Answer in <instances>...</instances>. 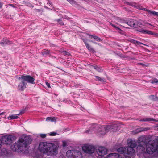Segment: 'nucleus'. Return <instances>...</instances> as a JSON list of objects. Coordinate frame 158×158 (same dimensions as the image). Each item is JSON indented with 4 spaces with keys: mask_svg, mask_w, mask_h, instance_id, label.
Wrapping results in <instances>:
<instances>
[{
    "mask_svg": "<svg viewBox=\"0 0 158 158\" xmlns=\"http://www.w3.org/2000/svg\"><path fill=\"white\" fill-rule=\"evenodd\" d=\"M138 145L137 147V151L140 153H147L152 154L157 152H158V141L157 139L150 140L147 142L145 136L140 137L137 140Z\"/></svg>",
    "mask_w": 158,
    "mask_h": 158,
    "instance_id": "nucleus-1",
    "label": "nucleus"
},
{
    "mask_svg": "<svg viewBox=\"0 0 158 158\" xmlns=\"http://www.w3.org/2000/svg\"><path fill=\"white\" fill-rule=\"evenodd\" d=\"M32 140L31 137L26 135L19 139L17 142L11 145V149L15 152H27L28 145L31 144Z\"/></svg>",
    "mask_w": 158,
    "mask_h": 158,
    "instance_id": "nucleus-2",
    "label": "nucleus"
},
{
    "mask_svg": "<svg viewBox=\"0 0 158 158\" xmlns=\"http://www.w3.org/2000/svg\"><path fill=\"white\" fill-rule=\"evenodd\" d=\"M38 149L48 156L56 155L58 153V147L56 145L45 142L39 143Z\"/></svg>",
    "mask_w": 158,
    "mask_h": 158,
    "instance_id": "nucleus-3",
    "label": "nucleus"
},
{
    "mask_svg": "<svg viewBox=\"0 0 158 158\" xmlns=\"http://www.w3.org/2000/svg\"><path fill=\"white\" fill-rule=\"evenodd\" d=\"M117 125L116 124L107 125V126H101V128H100L99 131H100L103 130L102 132L100 133L102 135H104L106 133L108 132L111 129H113V131H115L117 130Z\"/></svg>",
    "mask_w": 158,
    "mask_h": 158,
    "instance_id": "nucleus-4",
    "label": "nucleus"
},
{
    "mask_svg": "<svg viewBox=\"0 0 158 158\" xmlns=\"http://www.w3.org/2000/svg\"><path fill=\"white\" fill-rule=\"evenodd\" d=\"M101 126H98L96 124H94L90 128V129L88 130L85 131V132L88 133H92L95 132L98 134V135H102L100 133L102 132L103 130H102L100 131L99 130L101 128Z\"/></svg>",
    "mask_w": 158,
    "mask_h": 158,
    "instance_id": "nucleus-5",
    "label": "nucleus"
},
{
    "mask_svg": "<svg viewBox=\"0 0 158 158\" xmlns=\"http://www.w3.org/2000/svg\"><path fill=\"white\" fill-rule=\"evenodd\" d=\"M82 150L85 152L89 154H92L94 153L95 151L94 147L90 145H85L82 147Z\"/></svg>",
    "mask_w": 158,
    "mask_h": 158,
    "instance_id": "nucleus-6",
    "label": "nucleus"
},
{
    "mask_svg": "<svg viewBox=\"0 0 158 158\" xmlns=\"http://www.w3.org/2000/svg\"><path fill=\"white\" fill-rule=\"evenodd\" d=\"M18 79H21L22 81H24L25 82L26 81H27L29 83L32 84L34 83V81L35 79L30 75L21 76Z\"/></svg>",
    "mask_w": 158,
    "mask_h": 158,
    "instance_id": "nucleus-7",
    "label": "nucleus"
},
{
    "mask_svg": "<svg viewBox=\"0 0 158 158\" xmlns=\"http://www.w3.org/2000/svg\"><path fill=\"white\" fill-rule=\"evenodd\" d=\"M21 82L19 84L18 86V89L19 90L23 91L26 87L27 83L24 81H22L21 79H19Z\"/></svg>",
    "mask_w": 158,
    "mask_h": 158,
    "instance_id": "nucleus-8",
    "label": "nucleus"
},
{
    "mask_svg": "<svg viewBox=\"0 0 158 158\" xmlns=\"http://www.w3.org/2000/svg\"><path fill=\"white\" fill-rule=\"evenodd\" d=\"M126 154L129 155H133L135 154V151L134 148L128 147H126Z\"/></svg>",
    "mask_w": 158,
    "mask_h": 158,
    "instance_id": "nucleus-9",
    "label": "nucleus"
},
{
    "mask_svg": "<svg viewBox=\"0 0 158 158\" xmlns=\"http://www.w3.org/2000/svg\"><path fill=\"white\" fill-rule=\"evenodd\" d=\"M127 143L128 147L134 148L137 146V143L135 140H132L131 139L128 140Z\"/></svg>",
    "mask_w": 158,
    "mask_h": 158,
    "instance_id": "nucleus-10",
    "label": "nucleus"
},
{
    "mask_svg": "<svg viewBox=\"0 0 158 158\" xmlns=\"http://www.w3.org/2000/svg\"><path fill=\"white\" fill-rule=\"evenodd\" d=\"M73 153L74 155L77 154L75 150H68L66 152V156L69 158H73Z\"/></svg>",
    "mask_w": 158,
    "mask_h": 158,
    "instance_id": "nucleus-11",
    "label": "nucleus"
},
{
    "mask_svg": "<svg viewBox=\"0 0 158 158\" xmlns=\"http://www.w3.org/2000/svg\"><path fill=\"white\" fill-rule=\"evenodd\" d=\"M129 26L133 27L134 28H137V26L135 24V23L133 20H130L126 23Z\"/></svg>",
    "mask_w": 158,
    "mask_h": 158,
    "instance_id": "nucleus-12",
    "label": "nucleus"
},
{
    "mask_svg": "<svg viewBox=\"0 0 158 158\" xmlns=\"http://www.w3.org/2000/svg\"><path fill=\"white\" fill-rule=\"evenodd\" d=\"M137 31L143 34H147L151 35L154 34L152 32L147 30H144L143 29L137 30Z\"/></svg>",
    "mask_w": 158,
    "mask_h": 158,
    "instance_id": "nucleus-13",
    "label": "nucleus"
},
{
    "mask_svg": "<svg viewBox=\"0 0 158 158\" xmlns=\"http://www.w3.org/2000/svg\"><path fill=\"white\" fill-rule=\"evenodd\" d=\"M126 147H120L117 150L118 152L121 153H126Z\"/></svg>",
    "mask_w": 158,
    "mask_h": 158,
    "instance_id": "nucleus-14",
    "label": "nucleus"
},
{
    "mask_svg": "<svg viewBox=\"0 0 158 158\" xmlns=\"http://www.w3.org/2000/svg\"><path fill=\"white\" fill-rule=\"evenodd\" d=\"M77 154L74 155L73 153V158H82V156L81 152L78 150H75Z\"/></svg>",
    "mask_w": 158,
    "mask_h": 158,
    "instance_id": "nucleus-15",
    "label": "nucleus"
},
{
    "mask_svg": "<svg viewBox=\"0 0 158 158\" xmlns=\"http://www.w3.org/2000/svg\"><path fill=\"white\" fill-rule=\"evenodd\" d=\"M2 139L3 140L5 141L6 143H9L11 142V137L9 136H4L2 137Z\"/></svg>",
    "mask_w": 158,
    "mask_h": 158,
    "instance_id": "nucleus-16",
    "label": "nucleus"
},
{
    "mask_svg": "<svg viewBox=\"0 0 158 158\" xmlns=\"http://www.w3.org/2000/svg\"><path fill=\"white\" fill-rule=\"evenodd\" d=\"M89 38L90 39L93 38L95 40L98 42H101L102 41V40L98 36L94 35H89Z\"/></svg>",
    "mask_w": 158,
    "mask_h": 158,
    "instance_id": "nucleus-17",
    "label": "nucleus"
},
{
    "mask_svg": "<svg viewBox=\"0 0 158 158\" xmlns=\"http://www.w3.org/2000/svg\"><path fill=\"white\" fill-rule=\"evenodd\" d=\"M20 114H19L16 115H12L11 116H9L8 117V119L9 120L14 119L18 118V117L17 115H19Z\"/></svg>",
    "mask_w": 158,
    "mask_h": 158,
    "instance_id": "nucleus-18",
    "label": "nucleus"
},
{
    "mask_svg": "<svg viewBox=\"0 0 158 158\" xmlns=\"http://www.w3.org/2000/svg\"><path fill=\"white\" fill-rule=\"evenodd\" d=\"M140 121H156L158 122V120H156L155 119L153 118H143L142 119L139 120Z\"/></svg>",
    "mask_w": 158,
    "mask_h": 158,
    "instance_id": "nucleus-19",
    "label": "nucleus"
},
{
    "mask_svg": "<svg viewBox=\"0 0 158 158\" xmlns=\"http://www.w3.org/2000/svg\"><path fill=\"white\" fill-rule=\"evenodd\" d=\"M146 10L148 12V13H149L151 15L158 16V12L151 11L148 10Z\"/></svg>",
    "mask_w": 158,
    "mask_h": 158,
    "instance_id": "nucleus-20",
    "label": "nucleus"
},
{
    "mask_svg": "<svg viewBox=\"0 0 158 158\" xmlns=\"http://www.w3.org/2000/svg\"><path fill=\"white\" fill-rule=\"evenodd\" d=\"M46 121H51L52 122H55L56 121V119L55 117H48L47 118Z\"/></svg>",
    "mask_w": 158,
    "mask_h": 158,
    "instance_id": "nucleus-21",
    "label": "nucleus"
},
{
    "mask_svg": "<svg viewBox=\"0 0 158 158\" xmlns=\"http://www.w3.org/2000/svg\"><path fill=\"white\" fill-rule=\"evenodd\" d=\"M149 98L150 99L153 101L158 100V98L154 95H151L150 96H149Z\"/></svg>",
    "mask_w": 158,
    "mask_h": 158,
    "instance_id": "nucleus-22",
    "label": "nucleus"
},
{
    "mask_svg": "<svg viewBox=\"0 0 158 158\" xmlns=\"http://www.w3.org/2000/svg\"><path fill=\"white\" fill-rule=\"evenodd\" d=\"M51 52L48 50H45L42 52V54L44 56L50 54Z\"/></svg>",
    "mask_w": 158,
    "mask_h": 158,
    "instance_id": "nucleus-23",
    "label": "nucleus"
},
{
    "mask_svg": "<svg viewBox=\"0 0 158 158\" xmlns=\"http://www.w3.org/2000/svg\"><path fill=\"white\" fill-rule=\"evenodd\" d=\"M144 130L138 128V129H136L135 130H134L133 131V134H136L138 133L141 132Z\"/></svg>",
    "mask_w": 158,
    "mask_h": 158,
    "instance_id": "nucleus-24",
    "label": "nucleus"
},
{
    "mask_svg": "<svg viewBox=\"0 0 158 158\" xmlns=\"http://www.w3.org/2000/svg\"><path fill=\"white\" fill-rule=\"evenodd\" d=\"M35 158H44L43 155L41 153L37 154L35 156Z\"/></svg>",
    "mask_w": 158,
    "mask_h": 158,
    "instance_id": "nucleus-25",
    "label": "nucleus"
},
{
    "mask_svg": "<svg viewBox=\"0 0 158 158\" xmlns=\"http://www.w3.org/2000/svg\"><path fill=\"white\" fill-rule=\"evenodd\" d=\"M93 67H94V69L96 70H97L98 71L100 72H102L103 71V70L101 68L98 67L97 66H94Z\"/></svg>",
    "mask_w": 158,
    "mask_h": 158,
    "instance_id": "nucleus-26",
    "label": "nucleus"
},
{
    "mask_svg": "<svg viewBox=\"0 0 158 158\" xmlns=\"http://www.w3.org/2000/svg\"><path fill=\"white\" fill-rule=\"evenodd\" d=\"M1 44L6 45V44H9L10 42L8 40H6L5 41L3 42H1L0 43Z\"/></svg>",
    "mask_w": 158,
    "mask_h": 158,
    "instance_id": "nucleus-27",
    "label": "nucleus"
},
{
    "mask_svg": "<svg viewBox=\"0 0 158 158\" xmlns=\"http://www.w3.org/2000/svg\"><path fill=\"white\" fill-rule=\"evenodd\" d=\"M95 77L96 78V80H98V81H103V79H102L100 77L98 76H95Z\"/></svg>",
    "mask_w": 158,
    "mask_h": 158,
    "instance_id": "nucleus-28",
    "label": "nucleus"
},
{
    "mask_svg": "<svg viewBox=\"0 0 158 158\" xmlns=\"http://www.w3.org/2000/svg\"><path fill=\"white\" fill-rule=\"evenodd\" d=\"M132 42H133V43H137L138 44H143L144 45H146L145 44H143V43H140L139 42H138V41H136L135 40H132Z\"/></svg>",
    "mask_w": 158,
    "mask_h": 158,
    "instance_id": "nucleus-29",
    "label": "nucleus"
},
{
    "mask_svg": "<svg viewBox=\"0 0 158 158\" xmlns=\"http://www.w3.org/2000/svg\"><path fill=\"white\" fill-rule=\"evenodd\" d=\"M127 3L129 5L135 7L136 6L135 5L136 4L135 3L127 2Z\"/></svg>",
    "mask_w": 158,
    "mask_h": 158,
    "instance_id": "nucleus-30",
    "label": "nucleus"
},
{
    "mask_svg": "<svg viewBox=\"0 0 158 158\" xmlns=\"http://www.w3.org/2000/svg\"><path fill=\"white\" fill-rule=\"evenodd\" d=\"M157 79H154L151 81V82L152 83H157Z\"/></svg>",
    "mask_w": 158,
    "mask_h": 158,
    "instance_id": "nucleus-31",
    "label": "nucleus"
},
{
    "mask_svg": "<svg viewBox=\"0 0 158 158\" xmlns=\"http://www.w3.org/2000/svg\"><path fill=\"white\" fill-rule=\"evenodd\" d=\"M57 21L61 25H63L64 23L62 22V20L61 19H58L57 20Z\"/></svg>",
    "mask_w": 158,
    "mask_h": 158,
    "instance_id": "nucleus-32",
    "label": "nucleus"
},
{
    "mask_svg": "<svg viewBox=\"0 0 158 158\" xmlns=\"http://www.w3.org/2000/svg\"><path fill=\"white\" fill-rule=\"evenodd\" d=\"M111 25L113 26L116 29V30H120V29L118 27H117L115 25H114L111 23H110Z\"/></svg>",
    "mask_w": 158,
    "mask_h": 158,
    "instance_id": "nucleus-33",
    "label": "nucleus"
},
{
    "mask_svg": "<svg viewBox=\"0 0 158 158\" xmlns=\"http://www.w3.org/2000/svg\"><path fill=\"white\" fill-rule=\"evenodd\" d=\"M62 52L64 54L67 55H69L70 53L65 51H63Z\"/></svg>",
    "mask_w": 158,
    "mask_h": 158,
    "instance_id": "nucleus-34",
    "label": "nucleus"
},
{
    "mask_svg": "<svg viewBox=\"0 0 158 158\" xmlns=\"http://www.w3.org/2000/svg\"><path fill=\"white\" fill-rule=\"evenodd\" d=\"M56 133L55 132H52L50 133V135L51 136H54L56 134Z\"/></svg>",
    "mask_w": 158,
    "mask_h": 158,
    "instance_id": "nucleus-35",
    "label": "nucleus"
},
{
    "mask_svg": "<svg viewBox=\"0 0 158 158\" xmlns=\"http://www.w3.org/2000/svg\"><path fill=\"white\" fill-rule=\"evenodd\" d=\"M40 136L41 138H44L46 137V135L45 134H41Z\"/></svg>",
    "mask_w": 158,
    "mask_h": 158,
    "instance_id": "nucleus-36",
    "label": "nucleus"
},
{
    "mask_svg": "<svg viewBox=\"0 0 158 158\" xmlns=\"http://www.w3.org/2000/svg\"><path fill=\"white\" fill-rule=\"evenodd\" d=\"M67 145V143L65 141H63V147H65V146H66Z\"/></svg>",
    "mask_w": 158,
    "mask_h": 158,
    "instance_id": "nucleus-37",
    "label": "nucleus"
},
{
    "mask_svg": "<svg viewBox=\"0 0 158 158\" xmlns=\"http://www.w3.org/2000/svg\"><path fill=\"white\" fill-rule=\"evenodd\" d=\"M88 49L90 51H93L94 50L93 48L90 46V47L88 48Z\"/></svg>",
    "mask_w": 158,
    "mask_h": 158,
    "instance_id": "nucleus-38",
    "label": "nucleus"
},
{
    "mask_svg": "<svg viewBox=\"0 0 158 158\" xmlns=\"http://www.w3.org/2000/svg\"><path fill=\"white\" fill-rule=\"evenodd\" d=\"M85 46L86 47V48H87L88 49L89 47H90V45H89V44H88L87 43V42H85Z\"/></svg>",
    "mask_w": 158,
    "mask_h": 158,
    "instance_id": "nucleus-39",
    "label": "nucleus"
},
{
    "mask_svg": "<svg viewBox=\"0 0 158 158\" xmlns=\"http://www.w3.org/2000/svg\"><path fill=\"white\" fill-rule=\"evenodd\" d=\"M46 84L48 87L50 88V84L49 83H48L47 82H46Z\"/></svg>",
    "mask_w": 158,
    "mask_h": 158,
    "instance_id": "nucleus-40",
    "label": "nucleus"
},
{
    "mask_svg": "<svg viewBox=\"0 0 158 158\" xmlns=\"http://www.w3.org/2000/svg\"><path fill=\"white\" fill-rule=\"evenodd\" d=\"M8 5L11 6L13 8H16V7L15 6H14L13 4H8Z\"/></svg>",
    "mask_w": 158,
    "mask_h": 158,
    "instance_id": "nucleus-41",
    "label": "nucleus"
},
{
    "mask_svg": "<svg viewBox=\"0 0 158 158\" xmlns=\"http://www.w3.org/2000/svg\"><path fill=\"white\" fill-rule=\"evenodd\" d=\"M89 41L90 42H92L93 43H94V44H97L96 42H94V41H93L92 40H90V41Z\"/></svg>",
    "mask_w": 158,
    "mask_h": 158,
    "instance_id": "nucleus-42",
    "label": "nucleus"
},
{
    "mask_svg": "<svg viewBox=\"0 0 158 158\" xmlns=\"http://www.w3.org/2000/svg\"><path fill=\"white\" fill-rule=\"evenodd\" d=\"M138 64H139V65H142V66H143L144 65V64L141 63H138Z\"/></svg>",
    "mask_w": 158,
    "mask_h": 158,
    "instance_id": "nucleus-43",
    "label": "nucleus"
},
{
    "mask_svg": "<svg viewBox=\"0 0 158 158\" xmlns=\"http://www.w3.org/2000/svg\"><path fill=\"white\" fill-rule=\"evenodd\" d=\"M35 10L38 12H40V10L39 9H35Z\"/></svg>",
    "mask_w": 158,
    "mask_h": 158,
    "instance_id": "nucleus-44",
    "label": "nucleus"
},
{
    "mask_svg": "<svg viewBox=\"0 0 158 158\" xmlns=\"http://www.w3.org/2000/svg\"><path fill=\"white\" fill-rule=\"evenodd\" d=\"M2 6V4L0 2V8H1Z\"/></svg>",
    "mask_w": 158,
    "mask_h": 158,
    "instance_id": "nucleus-45",
    "label": "nucleus"
},
{
    "mask_svg": "<svg viewBox=\"0 0 158 158\" xmlns=\"http://www.w3.org/2000/svg\"><path fill=\"white\" fill-rule=\"evenodd\" d=\"M83 41H84V42L85 43V42H86V40L85 39H83Z\"/></svg>",
    "mask_w": 158,
    "mask_h": 158,
    "instance_id": "nucleus-46",
    "label": "nucleus"
},
{
    "mask_svg": "<svg viewBox=\"0 0 158 158\" xmlns=\"http://www.w3.org/2000/svg\"><path fill=\"white\" fill-rule=\"evenodd\" d=\"M48 3H49V4L50 5H51V4H52L51 2L49 1H48Z\"/></svg>",
    "mask_w": 158,
    "mask_h": 158,
    "instance_id": "nucleus-47",
    "label": "nucleus"
},
{
    "mask_svg": "<svg viewBox=\"0 0 158 158\" xmlns=\"http://www.w3.org/2000/svg\"><path fill=\"white\" fill-rule=\"evenodd\" d=\"M31 7L32 8H33L34 6L33 5H31Z\"/></svg>",
    "mask_w": 158,
    "mask_h": 158,
    "instance_id": "nucleus-48",
    "label": "nucleus"
},
{
    "mask_svg": "<svg viewBox=\"0 0 158 158\" xmlns=\"http://www.w3.org/2000/svg\"><path fill=\"white\" fill-rule=\"evenodd\" d=\"M2 114H3V112H2V113L0 114V115Z\"/></svg>",
    "mask_w": 158,
    "mask_h": 158,
    "instance_id": "nucleus-49",
    "label": "nucleus"
},
{
    "mask_svg": "<svg viewBox=\"0 0 158 158\" xmlns=\"http://www.w3.org/2000/svg\"><path fill=\"white\" fill-rule=\"evenodd\" d=\"M157 83H158V80H157Z\"/></svg>",
    "mask_w": 158,
    "mask_h": 158,
    "instance_id": "nucleus-50",
    "label": "nucleus"
},
{
    "mask_svg": "<svg viewBox=\"0 0 158 158\" xmlns=\"http://www.w3.org/2000/svg\"><path fill=\"white\" fill-rule=\"evenodd\" d=\"M157 140L158 141V139H157Z\"/></svg>",
    "mask_w": 158,
    "mask_h": 158,
    "instance_id": "nucleus-51",
    "label": "nucleus"
}]
</instances>
